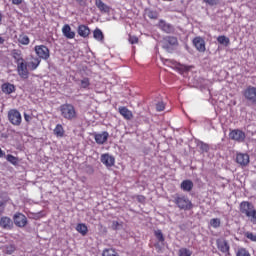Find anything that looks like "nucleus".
Here are the masks:
<instances>
[{"mask_svg": "<svg viewBox=\"0 0 256 256\" xmlns=\"http://www.w3.org/2000/svg\"><path fill=\"white\" fill-rule=\"evenodd\" d=\"M24 119H25L26 123H29L31 121L32 117H31V115L24 113Z\"/></svg>", "mask_w": 256, "mask_h": 256, "instance_id": "09e8293b", "label": "nucleus"}, {"mask_svg": "<svg viewBox=\"0 0 256 256\" xmlns=\"http://www.w3.org/2000/svg\"><path fill=\"white\" fill-rule=\"evenodd\" d=\"M162 45L164 49H171V47H177L179 45V41L177 40V37L174 36H166L162 40Z\"/></svg>", "mask_w": 256, "mask_h": 256, "instance_id": "6e6552de", "label": "nucleus"}, {"mask_svg": "<svg viewBox=\"0 0 256 256\" xmlns=\"http://www.w3.org/2000/svg\"><path fill=\"white\" fill-rule=\"evenodd\" d=\"M217 41L220 45H224V47H229L231 44V40L225 35L218 36Z\"/></svg>", "mask_w": 256, "mask_h": 256, "instance_id": "b1692460", "label": "nucleus"}, {"mask_svg": "<svg viewBox=\"0 0 256 256\" xmlns=\"http://www.w3.org/2000/svg\"><path fill=\"white\" fill-rule=\"evenodd\" d=\"M60 114L63 119H66L67 121H73L77 117V110L73 104L66 103L60 106Z\"/></svg>", "mask_w": 256, "mask_h": 256, "instance_id": "7ed1b4c3", "label": "nucleus"}, {"mask_svg": "<svg viewBox=\"0 0 256 256\" xmlns=\"http://www.w3.org/2000/svg\"><path fill=\"white\" fill-rule=\"evenodd\" d=\"M90 85H91V82L89 78H83L80 82V86L82 89H89Z\"/></svg>", "mask_w": 256, "mask_h": 256, "instance_id": "72a5a7b5", "label": "nucleus"}, {"mask_svg": "<svg viewBox=\"0 0 256 256\" xmlns=\"http://www.w3.org/2000/svg\"><path fill=\"white\" fill-rule=\"evenodd\" d=\"M77 33L83 39H87V37H89V35H91V29L89 28V26H87L85 24H81L77 28Z\"/></svg>", "mask_w": 256, "mask_h": 256, "instance_id": "4468645a", "label": "nucleus"}, {"mask_svg": "<svg viewBox=\"0 0 256 256\" xmlns=\"http://www.w3.org/2000/svg\"><path fill=\"white\" fill-rule=\"evenodd\" d=\"M23 3V0H12V5H21Z\"/></svg>", "mask_w": 256, "mask_h": 256, "instance_id": "8fccbe9b", "label": "nucleus"}, {"mask_svg": "<svg viewBox=\"0 0 256 256\" xmlns=\"http://www.w3.org/2000/svg\"><path fill=\"white\" fill-rule=\"evenodd\" d=\"M3 229H11V225H3Z\"/></svg>", "mask_w": 256, "mask_h": 256, "instance_id": "864d4df0", "label": "nucleus"}, {"mask_svg": "<svg viewBox=\"0 0 256 256\" xmlns=\"http://www.w3.org/2000/svg\"><path fill=\"white\" fill-rule=\"evenodd\" d=\"M128 41L131 45H137V43H139V38L135 35H129Z\"/></svg>", "mask_w": 256, "mask_h": 256, "instance_id": "4c0bfd02", "label": "nucleus"}, {"mask_svg": "<svg viewBox=\"0 0 256 256\" xmlns=\"http://www.w3.org/2000/svg\"><path fill=\"white\" fill-rule=\"evenodd\" d=\"M14 251H15V245L10 244L5 246V253H7L8 255H11Z\"/></svg>", "mask_w": 256, "mask_h": 256, "instance_id": "ea45409f", "label": "nucleus"}, {"mask_svg": "<svg viewBox=\"0 0 256 256\" xmlns=\"http://www.w3.org/2000/svg\"><path fill=\"white\" fill-rule=\"evenodd\" d=\"M95 5L101 13H109L111 11V7L107 6L102 0H96Z\"/></svg>", "mask_w": 256, "mask_h": 256, "instance_id": "4be33fe9", "label": "nucleus"}, {"mask_svg": "<svg viewBox=\"0 0 256 256\" xmlns=\"http://www.w3.org/2000/svg\"><path fill=\"white\" fill-rule=\"evenodd\" d=\"M1 91L5 93V95H11V93H15L16 88L13 84L5 82L1 85Z\"/></svg>", "mask_w": 256, "mask_h": 256, "instance_id": "412c9836", "label": "nucleus"}, {"mask_svg": "<svg viewBox=\"0 0 256 256\" xmlns=\"http://www.w3.org/2000/svg\"><path fill=\"white\" fill-rule=\"evenodd\" d=\"M76 231L80 233L81 235L85 236L89 232V229L87 228V225H77Z\"/></svg>", "mask_w": 256, "mask_h": 256, "instance_id": "c85d7f7f", "label": "nucleus"}, {"mask_svg": "<svg viewBox=\"0 0 256 256\" xmlns=\"http://www.w3.org/2000/svg\"><path fill=\"white\" fill-rule=\"evenodd\" d=\"M118 111L120 115H122V117H124L127 121H131V119H133V112H131L129 108L121 106L118 108Z\"/></svg>", "mask_w": 256, "mask_h": 256, "instance_id": "6ab92c4d", "label": "nucleus"}, {"mask_svg": "<svg viewBox=\"0 0 256 256\" xmlns=\"http://www.w3.org/2000/svg\"><path fill=\"white\" fill-rule=\"evenodd\" d=\"M246 219H248V221H250V223H253V225H256V209L254 208V210L251 211V213L246 216Z\"/></svg>", "mask_w": 256, "mask_h": 256, "instance_id": "2f4dec72", "label": "nucleus"}, {"mask_svg": "<svg viewBox=\"0 0 256 256\" xmlns=\"http://www.w3.org/2000/svg\"><path fill=\"white\" fill-rule=\"evenodd\" d=\"M192 252L191 250L187 249V248H181L179 250V256H191Z\"/></svg>", "mask_w": 256, "mask_h": 256, "instance_id": "c9c22d12", "label": "nucleus"}, {"mask_svg": "<svg viewBox=\"0 0 256 256\" xmlns=\"http://www.w3.org/2000/svg\"><path fill=\"white\" fill-rule=\"evenodd\" d=\"M103 256H119V254H117V252H115V250L113 249H106L103 251Z\"/></svg>", "mask_w": 256, "mask_h": 256, "instance_id": "f704fd0d", "label": "nucleus"}, {"mask_svg": "<svg viewBox=\"0 0 256 256\" xmlns=\"http://www.w3.org/2000/svg\"><path fill=\"white\" fill-rule=\"evenodd\" d=\"M5 213V202H0V217Z\"/></svg>", "mask_w": 256, "mask_h": 256, "instance_id": "49530a36", "label": "nucleus"}, {"mask_svg": "<svg viewBox=\"0 0 256 256\" xmlns=\"http://www.w3.org/2000/svg\"><path fill=\"white\" fill-rule=\"evenodd\" d=\"M13 221L15 225H27V216L23 213L17 212L13 216Z\"/></svg>", "mask_w": 256, "mask_h": 256, "instance_id": "dca6fc26", "label": "nucleus"}, {"mask_svg": "<svg viewBox=\"0 0 256 256\" xmlns=\"http://www.w3.org/2000/svg\"><path fill=\"white\" fill-rule=\"evenodd\" d=\"M236 256H251V253H249V251L246 250L245 248L239 247L236 250Z\"/></svg>", "mask_w": 256, "mask_h": 256, "instance_id": "c756f323", "label": "nucleus"}, {"mask_svg": "<svg viewBox=\"0 0 256 256\" xmlns=\"http://www.w3.org/2000/svg\"><path fill=\"white\" fill-rule=\"evenodd\" d=\"M118 226H113L114 231H117Z\"/></svg>", "mask_w": 256, "mask_h": 256, "instance_id": "4d7b16f0", "label": "nucleus"}, {"mask_svg": "<svg viewBox=\"0 0 256 256\" xmlns=\"http://www.w3.org/2000/svg\"><path fill=\"white\" fill-rule=\"evenodd\" d=\"M137 201H138L139 203H145V196H143V195H138V196H137Z\"/></svg>", "mask_w": 256, "mask_h": 256, "instance_id": "de8ad7c7", "label": "nucleus"}, {"mask_svg": "<svg viewBox=\"0 0 256 256\" xmlns=\"http://www.w3.org/2000/svg\"><path fill=\"white\" fill-rule=\"evenodd\" d=\"M12 57L17 65V71L21 79H29V70L27 69V61L23 58L21 51L14 50Z\"/></svg>", "mask_w": 256, "mask_h": 256, "instance_id": "f257e3e1", "label": "nucleus"}, {"mask_svg": "<svg viewBox=\"0 0 256 256\" xmlns=\"http://www.w3.org/2000/svg\"><path fill=\"white\" fill-rule=\"evenodd\" d=\"M54 135L57 137H64L65 136V129L63 128V125L57 124L54 128Z\"/></svg>", "mask_w": 256, "mask_h": 256, "instance_id": "393cba45", "label": "nucleus"}, {"mask_svg": "<svg viewBox=\"0 0 256 256\" xmlns=\"http://www.w3.org/2000/svg\"><path fill=\"white\" fill-rule=\"evenodd\" d=\"M217 247L221 253L229 254V243L225 238H219L216 240Z\"/></svg>", "mask_w": 256, "mask_h": 256, "instance_id": "ddd939ff", "label": "nucleus"}, {"mask_svg": "<svg viewBox=\"0 0 256 256\" xmlns=\"http://www.w3.org/2000/svg\"><path fill=\"white\" fill-rule=\"evenodd\" d=\"M200 149H201L202 151H204L205 153H207V151H209V145L202 142V143L200 144Z\"/></svg>", "mask_w": 256, "mask_h": 256, "instance_id": "c03bdc74", "label": "nucleus"}, {"mask_svg": "<svg viewBox=\"0 0 256 256\" xmlns=\"http://www.w3.org/2000/svg\"><path fill=\"white\" fill-rule=\"evenodd\" d=\"M5 43V39L3 37H0V45H3Z\"/></svg>", "mask_w": 256, "mask_h": 256, "instance_id": "5fc2aeb1", "label": "nucleus"}, {"mask_svg": "<svg viewBox=\"0 0 256 256\" xmlns=\"http://www.w3.org/2000/svg\"><path fill=\"white\" fill-rule=\"evenodd\" d=\"M6 160L8 161V163H11L12 165H17V163H19V158L13 156L12 154H8L6 156Z\"/></svg>", "mask_w": 256, "mask_h": 256, "instance_id": "7c9ffc66", "label": "nucleus"}, {"mask_svg": "<svg viewBox=\"0 0 256 256\" xmlns=\"http://www.w3.org/2000/svg\"><path fill=\"white\" fill-rule=\"evenodd\" d=\"M78 225H84L83 223H79Z\"/></svg>", "mask_w": 256, "mask_h": 256, "instance_id": "bf43d9fd", "label": "nucleus"}, {"mask_svg": "<svg viewBox=\"0 0 256 256\" xmlns=\"http://www.w3.org/2000/svg\"><path fill=\"white\" fill-rule=\"evenodd\" d=\"M8 119L12 125H15L16 127H19L21 125V121H23V118L21 117V112H19L17 109H11L8 112Z\"/></svg>", "mask_w": 256, "mask_h": 256, "instance_id": "39448f33", "label": "nucleus"}, {"mask_svg": "<svg viewBox=\"0 0 256 256\" xmlns=\"http://www.w3.org/2000/svg\"><path fill=\"white\" fill-rule=\"evenodd\" d=\"M164 63L167 65H174V67H177V65H181L180 63H178L175 60H171V59H165Z\"/></svg>", "mask_w": 256, "mask_h": 256, "instance_id": "a19ab883", "label": "nucleus"}, {"mask_svg": "<svg viewBox=\"0 0 256 256\" xmlns=\"http://www.w3.org/2000/svg\"><path fill=\"white\" fill-rule=\"evenodd\" d=\"M18 43H20V45H29V43H31V40L29 39V36L25 34H20L18 37Z\"/></svg>", "mask_w": 256, "mask_h": 256, "instance_id": "bb28decb", "label": "nucleus"}, {"mask_svg": "<svg viewBox=\"0 0 256 256\" xmlns=\"http://www.w3.org/2000/svg\"><path fill=\"white\" fill-rule=\"evenodd\" d=\"M193 181L190 179L183 180L180 184V189L186 193L193 191Z\"/></svg>", "mask_w": 256, "mask_h": 256, "instance_id": "a211bd4d", "label": "nucleus"}, {"mask_svg": "<svg viewBox=\"0 0 256 256\" xmlns=\"http://www.w3.org/2000/svg\"><path fill=\"white\" fill-rule=\"evenodd\" d=\"M100 161L108 169L115 166V156L110 155L109 153L102 154L100 157Z\"/></svg>", "mask_w": 256, "mask_h": 256, "instance_id": "9d476101", "label": "nucleus"}, {"mask_svg": "<svg viewBox=\"0 0 256 256\" xmlns=\"http://www.w3.org/2000/svg\"><path fill=\"white\" fill-rule=\"evenodd\" d=\"M236 163H238V165H241V167H247V164L249 163V155L243 153L237 154Z\"/></svg>", "mask_w": 256, "mask_h": 256, "instance_id": "f3484780", "label": "nucleus"}, {"mask_svg": "<svg viewBox=\"0 0 256 256\" xmlns=\"http://www.w3.org/2000/svg\"><path fill=\"white\" fill-rule=\"evenodd\" d=\"M0 225H11V218L7 216L0 218Z\"/></svg>", "mask_w": 256, "mask_h": 256, "instance_id": "58836bf2", "label": "nucleus"}, {"mask_svg": "<svg viewBox=\"0 0 256 256\" xmlns=\"http://www.w3.org/2000/svg\"><path fill=\"white\" fill-rule=\"evenodd\" d=\"M172 199L173 203L176 204L178 209L183 211H189L191 207H193L191 200H189V198H187L185 195L175 194L172 196Z\"/></svg>", "mask_w": 256, "mask_h": 256, "instance_id": "f03ea898", "label": "nucleus"}, {"mask_svg": "<svg viewBox=\"0 0 256 256\" xmlns=\"http://www.w3.org/2000/svg\"><path fill=\"white\" fill-rule=\"evenodd\" d=\"M206 5H210V7H215V5H219L221 3V0H203Z\"/></svg>", "mask_w": 256, "mask_h": 256, "instance_id": "e433bc0d", "label": "nucleus"}, {"mask_svg": "<svg viewBox=\"0 0 256 256\" xmlns=\"http://www.w3.org/2000/svg\"><path fill=\"white\" fill-rule=\"evenodd\" d=\"M93 37L94 39H96V41H103V39H105V36L103 35V31H101V29L96 28L93 31Z\"/></svg>", "mask_w": 256, "mask_h": 256, "instance_id": "a878e982", "label": "nucleus"}, {"mask_svg": "<svg viewBox=\"0 0 256 256\" xmlns=\"http://www.w3.org/2000/svg\"><path fill=\"white\" fill-rule=\"evenodd\" d=\"M245 99L256 105V87L248 86L243 93Z\"/></svg>", "mask_w": 256, "mask_h": 256, "instance_id": "1a4fd4ad", "label": "nucleus"}, {"mask_svg": "<svg viewBox=\"0 0 256 256\" xmlns=\"http://www.w3.org/2000/svg\"><path fill=\"white\" fill-rule=\"evenodd\" d=\"M156 110H157V111H165V103H163V102H158V103L156 104Z\"/></svg>", "mask_w": 256, "mask_h": 256, "instance_id": "37998d69", "label": "nucleus"}, {"mask_svg": "<svg viewBox=\"0 0 256 256\" xmlns=\"http://www.w3.org/2000/svg\"><path fill=\"white\" fill-rule=\"evenodd\" d=\"M245 137V132L239 129L231 130L229 133V138L237 143H243V141H245Z\"/></svg>", "mask_w": 256, "mask_h": 256, "instance_id": "0eeeda50", "label": "nucleus"}, {"mask_svg": "<svg viewBox=\"0 0 256 256\" xmlns=\"http://www.w3.org/2000/svg\"><path fill=\"white\" fill-rule=\"evenodd\" d=\"M192 43L199 53H205V51H207V48L205 47V39H203L201 36L195 37L192 40Z\"/></svg>", "mask_w": 256, "mask_h": 256, "instance_id": "9b49d317", "label": "nucleus"}, {"mask_svg": "<svg viewBox=\"0 0 256 256\" xmlns=\"http://www.w3.org/2000/svg\"><path fill=\"white\" fill-rule=\"evenodd\" d=\"M94 139L97 145H105L109 139V132L104 131L102 133L94 134Z\"/></svg>", "mask_w": 256, "mask_h": 256, "instance_id": "f8f14e48", "label": "nucleus"}, {"mask_svg": "<svg viewBox=\"0 0 256 256\" xmlns=\"http://www.w3.org/2000/svg\"><path fill=\"white\" fill-rule=\"evenodd\" d=\"M210 225H221V220L219 218H213L210 221Z\"/></svg>", "mask_w": 256, "mask_h": 256, "instance_id": "a18cd8bd", "label": "nucleus"}, {"mask_svg": "<svg viewBox=\"0 0 256 256\" xmlns=\"http://www.w3.org/2000/svg\"><path fill=\"white\" fill-rule=\"evenodd\" d=\"M154 235L160 243L165 242V236H163V232H161V230H155Z\"/></svg>", "mask_w": 256, "mask_h": 256, "instance_id": "473e14b6", "label": "nucleus"}, {"mask_svg": "<svg viewBox=\"0 0 256 256\" xmlns=\"http://www.w3.org/2000/svg\"><path fill=\"white\" fill-rule=\"evenodd\" d=\"M2 157H5V151H3V150L0 148V159H1Z\"/></svg>", "mask_w": 256, "mask_h": 256, "instance_id": "603ef678", "label": "nucleus"}, {"mask_svg": "<svg viewBox=\"0 0 256 256\" xmlns=\"http://www.w3.org/2000/svg\"><path fill=\"white\" fill-rule=\"evenodd\" d=\"M162 1H173V0H162Z\"/></svg>", "mask_w": 256, "mask_h": 256, "instance_id": "13d9d810", "label": "nucleus"}, {"mask_svg": "<svg viewBox=\"0 0 256 256\" xmlns=\"http://www.w3.org/2000/svg\"><path fill=\"white\" fill-rule=\"evenodd\" d=\"M79 5H85V0H75Z\"/></svg>", "mask_w": 256, "mask_h": 256, "instance_id": "3c124183", "label": "nucleus"}, {"mask_svg": "<svg viewBox=\"0 0 256 256\" xmlns=\"http://www.w3.org/2000/svg\"><path fill=\"white\" fill-rule=\"evenodd\" d=\"M254 209L255 205L249 201H242L239 205V211L242 217H247Z\"/></svg>", "mask_w": 256, "mask_h": 256, "instance_id": "423d86ee", "label": "nucleus"}, {"mask_svg": "<svg viewBox=\"0 0 256 256\" xmlns=\"http://www.w3.org/2000/svg\"><path fill=\"white\" fill-rule=\"evenodd\" d=\"M2 21H3V14L0 13V25Z\"/></svg>", "mask_w": 256, "mask_h": 256, "instance_id": "6e6d98bb", "label": "nucleus"}, {"mask_svg": "<svg viewBox=\"0 0 256 256\" xmlns=\"http://www.w3.org/2000/svg\"><path fill=\"white\" fill-rule=\"evenodd\" d=\"M62 33L66 39H75V31L71 30V26L69 24H65L62 27Z\"/></svg>", "mask_w": 256, "mask_h": 256, "instance_id": "aec40b11", "label": "nucleus"}, {"mask_svg": "<svg viewBox=\"0 0 256 256\" xmlns=\"http://www.w3.org/2000/svg\"><path fill=\"white\" fill-rule=\"evenodd\" d=\"M158 27H160L162 31H165V33H171V31H173V26H171V24H167L165 20H159Z\"/></svg>", "mask_w": 256, "mask_h": 256, "instance_id": "5701e85b", "label": "nucleus"}, {"mask_svg": "<svg viewBox=\"0 0 256 256\" xmlns=\"http://www.w3.org/2000/svg\"><path fill=\"white\" fill-rule=\"evenodd\" d=\"M28 71H35L41 65V58L31 57L29 62H26Z\"/></svg>", "mask_w": 256, "mask_h": 256, "instance_id": "2eb2a0df", "label": "nucleus"}, {"mask_svg": "<svg viewBox=\"0 0 256 256\" xmlns=\"http://www.w3.org/2000/svg\"><path fill=\"white\" fill-rule=\"evenodd\" d=\"M245 237H247V239H250V241H256V235H254L253 232H246Z\"/></svg>", "mask_w": 256, "mask_h": 256, "instance_id": "79ce46f5", "label": "nucleus"}, {"mask_svg": "<svg viewBox=\"0 0 256 256\" xmlns=\"http://www.w3.org/2000/svg\"><path fill=\"white\" fill-rule=\"evenodd\" d=\"M34 51L37 55V58L40 59V61L41 59H43L44 61H47V59L51 57V51L45 45H36L34 47Z\"/></svg>", "mask_w": 256, "mask_h": 256, "instance_id": "20e7f679", "label": "nucleus"}, {"mask_svg": "<svg viewBox=\"0 0 256 256\" xmlns=\"http://www.w3.org/2000/svg\"><path fill=\"white\" fill-rule=\"evenodd\" d=\"M145 15H147L149 19H159V13L155 10L146 9Z\"/></svg>", "mask_w": 256, "mask_h": 256, "instance_id": "cd10ccee", "label": "nucleus"}]
</instances>
